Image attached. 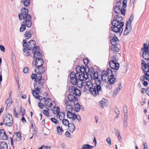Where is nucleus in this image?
I'll list each match as a JSON object with an SVG mask.
<instances>
[{
    "label": "nucleus",
    "instance_id": "nucleus-1",
    "mask_svg": "<svg viewBox=\"0 0 149 149\" xmlns=\"http://www.w3.org/2000/svg\"><path fill=\"white\" fill-rule=\"evenodd\" d=\"M84 76L80 73L72 72L70 75L71 82L73 85H76L77 86L81 87L82 81L84 78Z\"/></svg>",
    "mask_w": 149,
    "mask_h": 149
},
{
    "label": "nucleus",
    "instance_id": "nucleus-2",
    "mask_svg": "<svg viewBox=\"0 0 149 149\" xmlns=\"http://www.w3.org/2000/svg\"><path fill=\"white\" fill-rule=\"evenodd\" d=\"M83 82L84 83V85L85 84L87 87L89 91L94 96L98 95L99 92L102 90L100 86L97 84H95L96 86H95L93 88V85L91 81L88 80L84 81V80Z\"/></svg>",
    "mask_w": 149,
    "mask_h": 149
},
{
    "label": "nucleus",
    "instance_id": "nucleus-3",
    "mask_svg": "<svg viewBox=\"0 0 149 149\" xmlns=\"http://www.w3.org/2000/svg\"><path fill=\"white\" fill-rule=\"evenodd\" d=\"M3 123L7 126H11L13 125V118L9 113L4 114L3 116Z\"/></svg>",
    "mask_w": 149,
    "mask_h": 149
},
{
    "label": "nucleus",
    "instance_id": "nucleus-4",
    "mask_svg": "<svg viewBox=\"0 0 149 149\" xmlns=\"http://www.w3.org/2000/svg\"><path fill=\"white\" fill-rule=\"evenodd\" d=\"M22 17L24 20L22 22L23 24H26V26L27 27H30L31 26L32 23L31 21V15L29 14L26 15H24Z\"/></svg>",
    "mask_w": 149,
    "mask_h": 149
},
{
    "label": "nucleus",
    "instance_id": "nucleus-5",
    "mask_svg": "<svg viewBox=\"0 0 149 149\" xmlns=\"http://www.w3.org/2000/svg\"><path fill=\"white\" fill-rule=\"evenodd\" d=\"M120 24V26H112L111 28V30L114 32L118 33L121 34L123 31V27L124 25V23L123 22H121Z\"/></svg>",
    "mask_w": 149,
    "mask_h": 149
},
{
    "label": "nucleus",
    "instance_id": "nucleus-6",
    "mask_svg": "<svg viewBox=\"0 0 149 149\" xmlns=\"http://www.w3.org/2000/svg\"><path fill=\"white\" fill-rule=\"evenodd\" d=\"M40 47H33L32 52L34 59L42 58V54L40 52Z\"/></svg>",
    "mask_w": 149,
    "mask_h": 149
},
{
    "label": "nucleus",
    "instance_id": "nucleus-7",
    "mask_svg": "<svg viewBox=\"0 0 149 149\" xmlns=\"http://www.w3.org/2000/svg\"><path fill=\"white\" fill-rule=\"evenodd\" d=\"M69 90L70 93L79 96L81 95L80 91L76 87L73 86L69 87Z\"/></svg>",
    "mask_w": 149,
    "mask_h": 149
},
{
    "label": "nucleus",
    "instance_id": "nucleus-8",
    "mask_svg": "<svg viewBox=\"0 0 149 149\" xmlns=\"http://www.w3.org/2000/svg\"><path fill=\"white\" fill-rule=\"evenodd\" d=\"M45 71V68L43 66H36L35 68V72L39 75V78H42V74H43Z\"/></svg>",
    "mask_w": 149,
    "mask_h": 149
},
{
    "label": "nucleus",
    "instance_id": "nucleus-9",
    "mask_svg": "<svg viewBox=\"0 0 149 149\" xmlns=\"http://www.w3.org/2000/svg\"><path fill=\"white\" fill-rule=\"evenodd\" d=\"M91 78L92 79L95 80V84H101L102 81L100 80V79L98 77V72L97 71L94 72L92 74H91Z\"/></svg>",
    "mask_w": 149,
    "mask_h": 149
},
{
    "label": "nucleus",
    "instance_id": "nucleus-10",
    "mask_svg": "<svg viewBox=\"0 0 149 149\" xmlns=\"http://www.w3.org/2000/svg\"><path fill=\"white\" fill-rule=\"evenodd\" d=\"M110 76L111 75H108L107 72V69L106 71L103 70L102 72L101 79L103 81L106 82H108V79Z\"/></svg>",
    "mask_w": 149,
    "mask_h": 149
},
{
    "label": "nucleus",
    "instance_id": "nucleus-11",
    "mask_svg": "<svg viewBox=\"0 0 149 149\" xmlns=\"http://www.w3.org/2000/svg\"><path fill=\"white\" fill-rule=\"evenodd\" d=\"M44 63V61L42 58H40L34 59L32 62V64L34 66H42Z\"/></svg>",
    "mask_w": 149,
    "mask_h": 149
},
{
    "label": "nucleus",
    "instance_id": "nucleus-12",
    "mask_svg": "<svg viewBox=\"0 0 149 149\" xmlns=\"http://www.w3.org/2000/svg\"><path fill=\"white\" fill-rule=\"evenodd\" d=\"M78 96L76 95L70 93L68 96V100L70 102L71 105L73 104L75 101H77L78 100Z\"/></svg>",
    "mask_w": 149,
    "mask_h": 149
},
{
    "label": "nucleus",
    "instance_id": "nucleus-13",
    "mask_svg": "<svg viewBox=\"0 0 149 149\" xmlns=\"http://www.w3.org/2000/svg\"><path fill=\"white\" fill-rule=\"evenodd\" d=\"M109 64L110 67L113 70H118L119 67V64L117 62L109 61Z\"/></svg>",
    "mask_w": 149,
    "mask_h": 149
},
{
    "label": "nucleus",
    "instance_id": "nucleus-14",
    "mask_svg": "<svg viewBox=\"0 0 149 149\" xmlns=\"http://www.w3.org/2000/svg\"><path fill=\"white\" fill-rule=\"evenodd\" d=\"M28 10L25 8H23L21 10V13L19 14V17L20 20L23 19V18L22 16L29 14L28 13Z\"/></svg>",
    "mask_w": 149,
    "mask_h": 149
},
{
    "label": "nucleus",
    "instance_id": "nucleus-15",
    "mask_svg": "<svg viewBox=\"0 0 149 149\" xmlns=\"http://www.w3.org/2000/svg\"><path fill=\"white\" fill-rule=\"evenodd\" d=\"M45 98H43V99L45 100V104L46 106V108L47 110L49 107H51L53 105L52 103V101L50 99L47 98L46 100H45Z\"/></svg>",
    "mask_w": 149,
    "mask_h": 149
},
{
    "label": "nucleus",
    "instance_id": "nucleus-16",
    "mask_svg": "<svg viewBox=\"0 0 149 149\" xmlns=\"http://www.w3.org/2000/svg\"><path fill=\"white\" fill-rule=\"evenodd\" d=\"M45 80L44 79H42V78L39 81H37L36 85H34V87L35 88L36 86H38L40 88H43V84L44 83Z\"/></svg>",
    "mask_w": 149,
    "mask_h": 149
},
{
    "label": "nucleus",
    "instance_id": "nucleus-17",
    "mask_svg": "<svg viewBox=\"0 0 149 149\" xmlns=\"http://www.w3.org/2000/svg\"><path fill=\"white\" fill-rule=\"evenodd\" d=\"M117 70H116L112 69L111 70L110 68L107 69V72L108 74V75H111L112 77H114V75H116L117 73Z\"/></svg>",
    "mask_w": 149,
    "mask_h": 149
},
{
    "label": "nucleus",
    "instance_id": "nucleus-18",
    "mask_svg": "<svg viewBox=\"0 0 149 149\" xmlns=\"http://www.w3.org/2000/svg\"><path fill=\"white\" fill-rule=\"evenodd\" d=\"M99 103L100 107L104 108V107H106L107 105V100L104 98H103L102 100L100 101Z\"/></svg>",
    "mask_w": 149,
    "mask_h": 149
},
{
    "label": "nucleus",
    "instance_id": "nucleus-19",
    "mask_svg": "<svg viewBox=\"0 0 149 149\" xmlns=\"http://www.w3.org/2000/svg\"><path fill=\"white\" fill-rule=\"evenodd\" d=\"M118 40V38L116 36H114L113 38L111 39L110 42L113 46H116L117 44Z\"/></svg>",
    "mask_w": 149,
    "mask_h": 149
},
{
    "label": "nucleus",
    "instance_id": "nucleus-20",
    "mask_svg": "<svg viewBox=\"0 0 149 149\" xmlns=\"http://www.w3.org/2000/svg\"><path fill=\"white\" fill-rule=\"evenodd\" d=\"M32 93L33 96L36 99H38L39 98V99L40 100H42V97L39 95L38 93L37 92H36V91L35 90H33L32 91Z\"/></svg>",
    "mask_w": 149,
    "mask_h": 149
},
{
    "label": "nucleus",
    "instance_id": "nucleus-21",
    "mask_svg": "<svg viewBox=\"0 0 149 149\" xmlns=\"http://www.w3.org/2000/svg\"><path fill=\"white\" fill-rule=\"evenodd\" d=\"M5 134V132L3 129H0V138L3 140H7V136H3V135Z\"/></svg>",
    "mask_w": 149,
    "mask_h": 149
},
{
    "label": "nucleus",
    "instance_id": "nucleus-22",
    "mask_svg": "<svg viewBox=\"0 0 149 149\" xmlns=\"http://www.w3.org/2000/svg\"><path fill=\"white\" fill-rule=\"evenodd\" d=\"M142 62L141 63V68L143 70H144L146 69L148 66L149 65V63H146L145 61L143 60H142Z\"/></svg>",
    "mask_w": 149,
    "mask_h": 149
},
{
    "label": "nucleus",
    "instance_id": "nucleus-23",
    "mask_svg": "<svg viewBox=\"0 0 149 149\" xmlns=\"http://www.w3.org/2000/svg\"><path fill=\"white\" fill-rule=\"evenodd\" d=\"M80 72L83 74V75H84V78L86 79H87L86 77L85 76L84 74H86V72L85 70V67H84L83 66H80Z\"/></svg>",
    "mask_w": 149,
    "mask_h": 149
},
{
    "label": "nucleus",
    "instance_id": "nucleus-24",
    "mask_svg": "<svg viewBox=\"0 0 149 149\" xmlns=\"http://www.w3.org/2000/svg\"><path fill=\"white\" fill-rule=\"evenodd\" d=\"M72 123V122L71 123H70L68 126L69 130L71 132H73L75 129L74 125Z\"/></svg>",
    "mask_w": 149,
    "mask_h": 149
},
{
    "label": "nucleus",
    "instance_id": "nucleus-25",
    "mask_svg": "<svg viewBox=\"0 0 149 149\" xmlns=\"http://www.w3.org/2000/svg\"><path fill=\"white\" fill-rule=\"evenodd\" d=\"M8 145L5 142H0V149H7Z\"/></svg>",
    "mask_w": 149,
    "mask_h": 149
},
{
    "label": "nucleus",
    "instance_id": "nucleus-26",
    "mask_svg": "<svg viewBox=\"0 0 149 149\" xmlns=\"http://www.w3.org/2000/svg\"><path fill=\"white\" fill-rule=\"evenodd\" d=\"M113 18L118 20L119 22H121L123 19V17L119 14H116V15L113 17Z\"/></svg>",
    "mask_w": 149,
    "mask_h": 149
},
{
    "label": "nucleus",
    "instance_id": "nucleus-27",
    "mask_svg": "<svg viewBox=\"0 0 149 149\" xmlns=\"http://www.w3.org/2000/svg\"><path fill=\"white\" fill-rule=\"evenodd\" d=\"M38 77L39 75H38L37 74H33L31 76V77L32 79L35 80V81H39L41 79V78H39Z\"/></svg>",
    "mask_w": 149,
    "mask_h": 149
},
{
    "label": "nucleus",
    "instance_id": "nucleus-28",
    "mask_svg": "<svg viewBox=\"0 0 149 149\" xmlns=\"http://www.w3.org/2000/svg\"><path fill=\"white\" fill-rule=\"evenodd\" d=\"M72 105H74V110L76 112H77L79 111L80 108V106L78 102H77L75 104V102H74V103L73 104H72Z\"/></svg>",
    "mask_w": 149,
    "mask_h": 149
},
{
    "label": "nucleus",
    "instance_id": "nucleus-29",
    "mask_svg": "<svg viewBox=\"0 0 149 149\" xmlns=\"http://www.w3.org/2000/svg\"><path fill=\"white\" fill-rule=\"evenodd\" d=\"M114 77L111 76L108 79V82L110 85L113 84L116 80V79Z\"/></svg>",
    "mask_w": 149,
    "mask_h": 149
},
{
    "label": "nucleus",
    "instance_id": "nucleus-30",
    "mask_svg": "<svg viewBox=\"0 0 149 149\" xmlns=\"http://www.w3.org/2000/svg\"><path fill=\"white\" fill-rule=\"evenodd\" d=\"M52 111H53V113L54 114H57V116L59 114L60 112V108L58 107L55 108V106H54L53 109H52Z\"/></svg>",
    "mask_w": 149,
    "mask_h": 149
},
{
    "label": "nucleus",
    "instance_id": "nucleus-31",
    "mask_svg": "<svg viewBox=\"0 0 149 149\" xmlns=\"http://www.w3.org/2000/svg\"><path fill=\"white\" fill-rule=\"evenodd\" d=\"M132 30V28H127L125 27V31L124 32V36H127L131 32Z\"/></svg>",
    "mask_w": 149,
    "mask_h": 149
},
{
    "label": "nucleus",
    "instance_id": "nucleus-32",
    "mask_svg": "<svg viewBox=\"0 0 149 149\" xmlns=\"http://www.w3.org/2000/svg\"><path fill=\"white\" fill-rule=\"evenodd\" d=\"M120 22H119L118 20L115 19L113 20L111 22L112 26H120Z\"/></svg>",
    "mask_w": 149,
    "mask_h": 149
},
{
    "label": "nucleus",
    "instance_id": "nucleus-33",
    "mask_svg": "<svg viewBox=\"0 0 149 149\" xmlns=\"http://www.w3.org/2000/svg\"><path fill=\"white\" fill-rule=\"evenodd\" d=\"M75 113H73L71 111L67 112V116L68 118H72L73 119V118L74 117V114Z\"/></svg>",
    "mask_w": 149,
    "mask_h": 149
},
{
    "label": "nucleus",
    "instance_id": "nucleus-34",
    "mask_svg": "<svg viewBox=\"0 0 149 149\" xmlns=\"http://www.w3.org/2000/svg\"><path fill=\"white\" fill-rule=\"evenodd\" d=\"M65 114L63 112H59V114L57 116V117L58 118V117L59 119L60 120H61L63 118H65Z\"/></svg>",
    "mask_w": 149,
    "mask_h": 149
},
{
    "label": "nucleus",
    "instance_id": "nucleus-35",
    "mask_svg": "<svg viewBox=\"0 0 149 149\" xmlns=\"http://www.w3.org/2000/svg\"><path fill=\"white\" fill-rule=\"evenodd\" d=\"M71 103L70 104L67 105L66 107V111L67 112H69L70 111H72V110H74V109L73 107H72Z\"/></svg>",
    "mask_w": 149,
    "mask_h": 149
},
{
    "label": "nucleus",
    "instance_id": "nucleus-36",
    "mask_svg": "<svg viewBox=\"0 0 149 149\" xmlns=\"http://www.w3.org/2000/svg\"><path fill=\"white\" fill-rule=\"evenodd\" d=\"M25 37L26 39H28L31 36V35L30 31H26L25 33Z\"/></svg>",
    "mask_w": 149,
    "mask_h": 149
},
{
    "label": "nucleus",
    "instance_id": "nucleus-37",
    "mask_svg": "<svg viewBox=\"0 0 149 149\" xmlns=\"http://www.w3.org/2000/svg\"><path fill=\"white\" fill-rule=\"evenodd\" d=\"M142 56L145 60H149V53L146 54L145 52L144 53H143Z\"/></svg>",
    "mask_w": 149,
    "mask_h": 149
},
{
    "label": "nucleus",
    "instance_id": "nucleus-38",
    "mask_svg": "<svg viewBox=\"0 0 149 149\" xmlns=\"http://www.w3.org/2000/svg\"><path fill=\"white\" fill-rule=\"evenodd\" d=\"M81 85V86H78L79 88H81V90L83 92H85L86 91L87 89H88V88H87V87L84 85V83L83 82V81H82V84Z\"/></svg>",
    "mask_w": 149,
    "mask_h": 149
},
{
    "label": "nucleus",
    "instance_id": "nucleus-39",
    "mask_svg": "<svg viewBox=\"0 0 149 149\" xmlns=\"http://www.w3.org/2000/svg\"><path fill=\"white\" fill-rule=\"evenodd\" d=\"M82 148H83L84 149H92L93 146H91L89 144H84L83 146H82Z\"/></svg>",
    "mask_w": 149,
    "mask_h": 149
},
{
    "label": "nucleus",
    "instance_id": "nucleus-40",
    "mask_svg": "<svg viewBox=\"0 0 149 149\" xmlns=\"http://www.w3.org/2000/svg\"><path fill=\"white\" fill-rule=\"evenodd\" d=\"M114 11L117 14H120V7H118L116 6L114 7L113 8Z\"/></svg>",
    "mask_w": 149,
    "mask_h": 149
},
{
    "label": "nucleus",
    "instance_id": "nucleus-41",
    "mask_svg": "<svg viewBox=\"0 0 149 149\" xmlns=\"http://www.w3.org/2000/svg\"><path fill=\"white\" fill-rule=\"evenodd\" d=\"M15 136L17 138V140H16L15 139L14 140V141H16L17 140L20 141L21 140V135L19 132H15Z\"/></svg>",
    "mask_w": 149,
    "mask_h": 149
},
{
    "label": "nucleus",
    "instance_id": "nucleus-42",
    "mask_svg": "<svg viewBox=\"0 0 149 149\" xmlns=\"http://www.w3.org/2000/svg\"><path fill=\"white\" fill-rule=\"evenodd\" d=\"M76 119H77L79 122H81V118L80 116L79 115H77L75 113V114H74V117L73 118V119H72V120L74 121Z\"/></svg>",
    "mask_w": 149,
    "mask_h": 149
},
{
    "label": "nucleus",
    "instance_id": "nucleus-43",
    "mask_svg": "<svg viewBox=\"0 0 149 149\" xmlns=\"http://www.w3.org/2000/svg\"><path fill=\"white\" fill-rule=\"evenodd\" d=\"M110 50L115 53L118 52L120 49L118 47H111Z\"/></svg>",
    "mask_w": 149,
    "mask_h": 149
},
{
    "label": "nucleus",
    "instance_id": "nucleus-44",
    "mask_svg": "<svg viewBox=\"0 0 149 149\" xmlns=\"http://www.w3.org/2000/svg\"><path fill=\"white\" fill-rule=\"evenodd\" d=\"M62 122L63 124L66 126H68L70 124L68 120L65 119H63Z\"/></svg>",
    "mask_w": 149,
    "mask_h": 149
},
{
    "label": "nucleus",
    "instance_id": "nucleus-45",
    "mask_svg": "<svg viewBox=\"0 0 149 149\" xmlns=\"http://www.w3.org/2000/svg\"><path fill=\"white\" fill-rule=\"evenodd\" d=\"M141 50L143 53L145 52L146 54L149 53V47H143L141 49Z\"/></svg>",
    "mask_w": 149,
    "mask_h": 149
},
{
    "label": "nucleus",
    "instance_id": "nucleus-46",
    "mask_svg": "<svg viewBox=\"0 0 149 149\" xmlns=\"http://www.w3.org/2000/svg\"><path fill=\"white\" fill-rule=\"evenodd\" d=\"M12 102V100L11 99L9 98L6 100V104L7 105V107H9L10 105Z\"/></svg>",
    "mask_w": 149,
    "mask_h": 149
},
{
    "label": "nucleus",
    "instance_id": "nucleus-47",
    "mask_svg": "<svg viewBox=\"0 0 149 149\" xmlns=\"http://www.w3.org/2000/svg\"><path fill=\"white\" fill-rule=\"evenodd\" d=\"M26 24H23L22 25L20 28V31L21 32H22L23 31L26 29Z\"/></svg>",
    "mask_w": 149,
    "mask_h": 149
},
{
    "label": "nucleus",
    "instance_id": "nucleus-48",
    "mask_svg": "<svg viewBox=\"0 0 149 149\" xmlns=\"http://www.w3.org/2000/svg\"><path fill=\"white\" fill-rule=\"evenodd\" d=\"M57 131L58 133L60 134H62V132H61V134H60L61 132L63 131V130L59 126H58L57 127Z\"/></svg>",
    "mask_w": 149,
    "mask_h": 149
},
{
    "label": "nucleus",
    "instance_id": "nucleus-49",
    "mask_svg": "<svg viewBox=\"0 0 149 149\" xmlns=\"http://www.w3.org/2000/svg\"><path fill=\"white\" fill-rule=\"evenodd\" d=\"M33 47H24L23 49V52H26L29 50H33Z\"/></svg>",
    "mask_w": 149,
    "mask_h": 149
},
{
    "label": "nucleus",
    "instance_id": "nucleus-50",
    "mask_svg": "<svg viewBox=\"0 0 149 149\" xmlns=\"http://www.w3.org/2000/svg\"><path fill=\"white\" fill-rule=\"evenodd\" d=\"M31 42L30 44V47H37L36 45V42L34 40H31Z\"/></svg>",
    "mask_w": 149,
    "mask_h": 149
},
{
    "label": "nucleus",
    "instance_id": "nucleus-51",
    "mask_svg": "<svg viewBox=\"0 0 149 149\" xmlns=\"http://www.w3.org/2000/svg\"><path fill=\"white\" fill-rule=\"evenodd\" d=\"M128 28V27L129 28H132V24H131V22H129L127 21L126 22V27H127Z\"/></svg>",
    "mask_w": 149,
    "mask_h": 149
},
{
    "label": "nucleus",
    "instance_id": "nucleus-52",
    "mask_svg": "<svg viewBox=\"0 0 149 149\" xmlns=\"http://www.w3.org/2000/svg\"><path fill=\"white\" fill-rule=\"evenodd\" d=\"M85 70L86 72V74H84L85 76L86 75V77H88V73H90V71L88 67V66H87V68L85 67Z\"/></svg>",
    "mask_w": 149,
    "mask_h": 149
},
{
    "label": "nucleus",
    "instance_id": "nucleus-53",
    "mask_svg": "<svg viewBox=\"0 0 149 149\" xmlns=\"http://www.w3.org/2000/svg\"><path fill=\"white\" fill-rule=\"evenodd\" d=\"M111 60L110 61L113 62H116L117 61H118V59L116 58V56H112L111 58Z\"/></svg>",
    "mask_w": 149,
    "mask_h": 149
},
{
    "label": "nucleus",
    "instance_id": "nucleus-54",
    "mask_svg": "<svg viewBox=\"0 0 149 149\" xmlns=\"http://www.w3.org/2000/svg\"><path fill=\"white\" fill-rule=\"evenodd\" d=\"M20 112L22 114V116H23L25 113V109L23 107H20Z\"/></svg>",
    "mask_w": 149,
    "mask_h": 149
},
{
    "label": "nucleus",
    "instance_id": "nucleus-55",
    "mask_svg": "<svg viewBox=\"0 0 149 149\" xmlns=\"http://www.w3.org/2000/svg\"><path fill=\"white\" fill-rule=\"evenodd\" d=\"M65 135L68 138H71V135L68 131H67L65 133Z\"/></svg>",
    "mask_w": 149,
    "mask_h": 149
},
{
    "label": "nucleus",
    "instance_id": "nucleus-56",
    "mask_svg": "<svg viewBox=\"0 0 149 149\" xmlns=\"http://www.w3.org/2000/svg\"><path fill=\"white\" fill-rule=\"evenodd\" d=\"M134 17V15L133 14H132L131 15L129 19V20L128 21H129V22H132V21L133 20Z\"/></svg>",
    "mask_w": 149,
    "mask_h": 149
},
{
    "label": "nucleus",
    "instance_id": "nucleus-57",
    "mask_svg": "<svg viewBox=\"0 0 149 149\" xmlns=\"http://www.w3.org/2000/svg\"><path fill=\"white\" fill-rule=\"evenodd\" d=\"M125 9L124 8H120V12L122 15H125Z\"/></svg>",
    "mask_w": 149,
    "mask_h": 149
},
{
    "label": "nucleus",
    "instance_id": "nucleus-58",
    "mask_svg": "<svg viewBox=\"0 0 149 149\" xmlns=\"http://www.w3.org/2000/svg\"><path fill=\"white\" fill-rule=\"evenodd\" d=\"M51 120L52 122L54 123L55 124H57L58 123V120L56 118H51Z\"/></svg>",
    "mask_w": 149,
    "mask_h": 149
},
{
    "label": "nucleus",
    "instance_id": "nucleus-59",
    "mask_svg": "<svg viewBox=\"0 0 149 149\" xmlns=\"http://www.w3.org/2000/svg\"><path fill=\"white\" fill-rule=\"evenodd\" d=\"M43 113L45 115H46L47 117H49V112L48 111L46 110H43Z\"/></svg>",
    "mask_w": 149,
    "mask_h": 149
},
{
    "label": "nucleus",
    "instance_id": "nucleus-60",
    "mask_svg": "<svg viewBox=\"0 0 149 149\" xmlns=\"http://www.w3.org/2000/svg\"><path fill=\"white\" fill-rule=\"evenodd\" d=\"M29 68L27 67H25L23 70V71L24 73H27L29 72Z\"/></svg>",
    "mask_w": 149,
    "mask_h": 149
},
{
    "label": "nucleus",
    "instance_id": "nucleus-61",
    "mask_svg": "<svg viewBox=\"0 0 149 149\" xmlns=\"http://www.w3.org/2000/svg\"><path fill=\"white\" fill-rule=\"evenodd\" d=\"M38 106L40 108L42 109H43L44 107V104L42 103H40V102H39L38 103Z\"/></svg>",
    "mask_w": 149,
    "mask_h": 149
},
{
    "label": "nucleus",
    "instance_id": "nucleus-62",
    "mask_svg": "<svg viewBox=\"0 0 149 149\" xmlns=\"http://www.w3.org/2000/svg\"><path fill=\"white\" fill-rule=\"evenodd\" d=\"M127 1L126 0H123V6L124 8H125L127 6Z\"/></svg>",
    "mask_w": 149,
    "mask_h": 149
},
{
    "label": "nucleus",
    "instance_id": "nucleus-63",
    "mask_svg": "<svg viewBox=\"0 0 149 149\" xmlns=\"http://www.w3.org/2000/svg\"><path fill=\"white\" fill-rule=\"evenodd\" d=\"M123 111L125 113H127V107L125 105L123 108Z\"/></svg>",
    "mask_w": 149,
    "mask_h": 149
},
{
    "label": "nucleus",
    "instance_id": "nucleus-64",
    "mask_svg": "<svg viewBox=\"0 0 149 149\" xmlns=\"http://www.w3.org/2000/svg\"><path fill=\"white\" fill-rule=\"evenodd\" d=\"M106 141L108 143L109 145H110L111 144V139L110 138H107L106 139Z\"/></svg>",
    "mask_w": 149,
    "mask_h": 149
}]
</instances>
